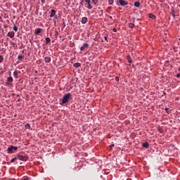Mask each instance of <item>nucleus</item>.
Here are the masks:
<instances>
[{"instance_id": "34", "label": "nucleus", "mask_w": 180, "mask_h": 180, "mask_svg": "<svg viewBox=\"0 0 180 180\" xmlns=\"http://www.w3.org/2000/svg\"><path fill=\"white\" fill-rule=\"evenodd\" d=\"M41 3H42V4H45V3H46V1H45V0H41Z\"/></svg>"}, {"instance_id": "5", "label": "nucleus", "mask_w": 180, "mask_h": 180, "mask_svg": "<svg viewBox=\"0 0 180 180\" xmlns=\"http://www.w3.org/2000/svg\"><path fill=\"white\" fill-rule=\"evenodd\" d=\"M8 37H11V39H13L15 37V32H9L7 34Z\"/></svg>"}, {"instance_id": "7", "label": "nucleus", "mask_w": 180, "mask_h": 180, "mask_svg": "<svg viewBox=\"0 0 180 180\" xmlns=\"http://www.w3.org/2000/svg\"><path fill=\"white\" fill-rule=\"evenodd\" d=\"M86 22H88V18H86V17H83L82 18V25H85V23H86Z\"/></svg>"}, {"instance_id": "10", "label": "nucleus", "mask_w": 180, "mask_h": 180, "mask_svg": "<svg viewBox=\"0 0 180 180\" xmlns=\"http://www.w3.org/2000/svg\"><path fill=\"white\" fill-rule=\"evenodd\" d=\"M56 15V10H51V14H50V18H53V16Z\"/></svg>"}, {"instance_id": "32", "label": "nucleus", "mask_w": 180, "mask_h": 180, "mask_svg": "<svg viewBox=\"0 0 180 180\" xmlns=\"http://www.w3.org/2000/svg\"><path fill=\"white\" fill-rule=\"evenodd\" d=\"M110 148H112V147H115V145L114 144H112L110 146Z\"/></svg>"}, {"instance_id": "24", "label": "nucleus", "mask_w": 180, "mask_h": 180, "mask_svg": "<svg viewBox=\"0 0 180 180\" xmlns=\"http://www.w3.org/2000/svg\"><path fill=\"white\" fill-rule=\"evenodd\" d=\"M4 61V56H0V63H2Z\"/></svg>"}, {"instance_id": "33", "label": "nucleus", "mask_w": 180, "mask_h": 180, "mask_svg": "<svg viewBox=\"0 0 180 180\" xmlns=\"http://www.w3.org/2000/svg\"><path fill=\"white\" fill-rule=\"evenodd\" d=\"M176 77H177V78H179V77H180V73H178V74L176 75Z\"/></svg>"}, {"instance_id": "2", "label": "nucleus", "mask_w": 180, "mask_h": 180, "mask_svg": "<svg viewBox=\"0 0 180 180\" xmlns=\"http://www.w3.org/2000/svg\"><path fill=\"white\" fill-rule=\"evenodd\" d=\"M16 150H18V147L13 146H11L8 148V154H12V153H13V151H16Z\"/></svg>"}, {"instance_id": "14", "label": "nucleus", "mask_w": 180, "mask_h": 180, "mask_svg": "<svg viewBox=\"0 0 180 180\" xmlns=\"http://www.w3.org/2000/svg\"><path fill=\"white\" fill-rule=\"evenodd\" d=\"M143 147L145 148H148V143L147 142L143 143Z\"/></svg>"}, {"instance_id": "9", "label": "nucleus", "mask_w": 180, "mask_h": 180, "mask_svg": "<svg viewBox=\"0 0 180 180\" xmlns=\"http://www.w3.org/2000/svg\"><path fill=\"white\" fill-rule=\"evenodd\" d=\"M41 33V28H37L35 30V34H40Z\"/></svg>"}, {"instance_id": "11", "label": "nucleus", "mask_w": 180, "mask_h": 180, "mask_svg": "<svg viewBox=\"0 0 180 180\" xmlns=\"http://www.w3.org/2000/svg\"><path fill=\"white\" fill-rule=\"evenodd\" d=\"M73 65H74V67H75V68H79V67H81V63H75Z\"/></svg>"}, {"instance_id": "29", "label": "nucleus", "mask_w": 180, "mask_h": 180, "mask_svg": "<svg viewBox=\"0 0 180 180\" xmlns=\"http://www.w3.org/2000/svg\"><path fill=\"white\" fill-rule=\"evenodd\" d=\"M112 31L114 32V33H116V32H117V30L116 28H113Z\"/></svg>"}, {"instance_id": "20", "label": "nucleus", "mask_w": 180, "mask_h": 180, "mask_svg": "<svg viewBox=\"0 0 180 180\" xmlns=\"http://www.w3.org/2000/svg\"><path fill=\"white\" fill-rule=\"evenodd\" d=\"M109 5H113V0H108Z\"/></svg>"}, {"instance_id": "22", "label": "nucleus", "mask_w": 180, "mask_h": 180, "mask_svg": "<svg viewBox=\"0 0 180 180\" xmlns=\"http://www.w3.org/2000/svg\"><path fill=\"white\" fill-rule=\"evenodd\" d=\"M18 60H23V56L19 55L18 56Z\"/></svg>"}, {"instance_id": "37", "label": "nucleus", "mask_w": 180, "mask_h": 180, "mask_svg": "<svg viewBox=\"0 0 180 180\" xmlns=\"http://www.w3.org/2000/svg\"><path fill=\"white\" fill-rule=\"evenodd\" d=\"M10 75H11V72H10Z\"/></svg>"}, {"instance_id": "3", "label": "nucleus", "mask_w": 180, "mask_h": 180, "mask_svg": "<svg viewBox=\"0 0 180 180\" xmlns=\"http://www.w3.org/2000/svg\"><path fill=\"white\" fill-rule=\"evenodd\" d=\"M18 160H20V161H27V157L26 156H22L18 155L17 156Z\"/></svg>"}, {"instance_id": "23", "label": "nucleus", "mask_w": 180, "mask_h": 180, "mask_svg": "<svg viewBox=\"0 0 180 180\" xmlns=\"http://www.w3.org/2000/svg\"><path fill=\"white\" fill-rule=\"evenodd\" d=\"M13 75H14V77H18V71H14V72H13Z\"/></svg>"}, {"instance_id": "26", "label": "nucleus", "mask_w": 180, "mask_h": 180, "mask_svg": "<svg viewBox=\"0 0 180 180\" xmlns=\"http://www.w3.org/2000/svg\"><path fill=\"white\" fill-rule=\"evenodd\" d=\"M127 60L129 63H131V60L130 59V56H127Z\"/></svg>"}, {"instance_id": "13", "label": "nucleus", "mask_w": 180, "mask_h": 180, "mask_svg": "<svg viewBox=\"0 0 180 180\" xmlns=\"http://www.w3.org/2000/svg\"><path fill=\"white\" fill-rule=\"evenodd\" d=\"M149 18L154 20L155 19V15L150 13V14H149Z\"/></svg>"}, {"instance_id": "1", "label": "nucleus", "mask_w": 180, "mask_h": 180, "mask_svg": "<svg viewBox=\"0 0 180 180\" xmlns=\"http://www.w3.org/2000/svg\"><path fill=\"white\" fill-rule=\"evenodd\" d=\"M71 98V94L68 93L65 96H63V100H62V103H67L68 101H70V98Z\"/></svg>"}, {"instance_id": "30", "label": "nucleus", "mask_w": 180, "mask_h": 180, "mask_svg": "<svg viewBox=\"0 0 180 180\" xmlns=\"http://www.w3.org/2000/svg\"><path fill=\"white\" fill-rule=\"evenodd\" d=\"M115 81H117V82H119V77H115Z\"/></svg>"}, {"instance_id": "12", "label": "nucleus", "mask_w": 180, "mask_h": 180, "mask_svg": "<svg viewBox=\"0 0 180 180\" xmlns=\"http://www.w3.org/2000/svg\"><path fill=\"white\" fill-rule=\"evenodd\" d=\"M134 6H136V8H139L140 6V2L136 1L134 3Z\"/></svg>"}, {"instance_id": "21", "label": "nucleus", "mask_w": 180, "mask_h": 180, "mask_svg": "<svg viewBox=\"0 0 180 180\" xmlns=\"http://www.w3.org/2000/svg\"><path fill=\"white\" fill-rule=\"evenodd\" d=\"M13 30H14L15 32H18V27H17L16 25H14V26H13Z\"/></svg>"}, {"instance_id": "27", "label": "nucleus", "mask_w": 180, "mask_h": 180, "mask_svg": "<svg viewBox=\"0 0 180 180\" xmlns=\"http://www.w3.org/2000/svg\"><path fill=\"white\" fill-rule=\"evenodd\" d=\"M10 44H11V46H15V42H13V41H10Z\"/></svg>"}, {"instance_id": "17", "label": "nucleus", "mask_w": 180, "mask_h": 180, "mask_svg": "<svg viewBox=\"0 0 180 180\" xmlns=\"http://www.w3.org/2000/svg\"><path fill=\"white\" fill-rule=\"evenodd\" d=\"M8 82H13V78L12 77H8Z\"/></svg>"}, {"instance_id": "31", "label": "nucleus", "mask_w": 180, "mask_h": 180, "mask_svg": "<svg viewBox=\"0 0 180 180\" xmlns=\"http://www.w3.org/2000/svg\"><path fill=\"white\" fill-rule=\"evenodd\" d=\"M165 110L167 113H169V108H165Z\"/></svg>"}, {"instance_id": "18", "label": "nucleus", "mask_w": 180, "mask_h": 180, "mask_svg": "<svg viewBox=\"0 0 180 180\" xmlns=\"http://www.w3.org/2000/svg\"><path fill=\"white\" fill-rule=\"evenodd\" d=\"M92 8V6L91 5V3L87 4V8L91 9Z\"/></svg>"}, {"instance_id": "6", "label": "nucleus", "mask_w": 180, "mask_h": 180, "mask_svg": "<svg viewBox=\"0 0 180 180\" xmlns=\"http://www.w3.org/2000/svg\"><path fill=\"white\" fill-rule=\"evenodd\" d=\"M88 44L85 43L83 44V46L80 48L81 51H84L86 47H88Z\"/></svg>"}, {"instance_id": "8", "label": "nucleus", "mask_w": 180, "mask_h": 180, "mask_svg": "<svg viewBox=\"0 0 180 180\" xmlns=\"http://www.w3.org/2000/svg\"><path fill=\"white\" fill-rule=\"evenodd\" d=\"M44 61L45 63H50V61H51V58L46 56L44 58Z\"/></svg>"}, {"instance_id": "4", "label": "nucleus", "mask_w": 180, "mask_h": 180, "mask_svg": "<svg viewBox=\"0 0 180 180\" xmlns=\"http://www.w3.org/2000/svg\"><path fill=\"white\" fill-rule=\"evenodd\" d=\"M119 3L120 4V5L122 6H126V5H127L129 3H127V1H124V0H120Z\"/></svg>"}, {"instance_id": "19", "label": "nucleus", "mask_w": 180, "mask_h": 180, "mask_svg": "<svg viewBox=\"0 0 180 180\" xmlns=\"http://www.w3.org/2000/svg\"><path fill=\"white\" fill-rule=\"evenodd\" d=\"M16 160H18V157L11 159V162H15V161H16Z\"/></svg>"}, {"instance_id": "25", "label": "nucleus", "mask_w": 180, "mask_h": 180, "mask_svg": "<svg viewBox=\"0 0 180 180\" xmlns=\"http://www.w3.org/2000/svg\"><path fill=\"white\" fill-rule=\"evenodd\" d=\"M25 128H26V129H30V124H27L25 125Z\"/></svg>"}, {"instance_id": "28", "label": "nucleus", "mask_w": 180, "mask_h": 180, "mask_svg": "<svg viewBox=\"0 0 180 180\" xmlns=\"http://www.w3.org/2000/svg\"><path fill=\"white\" fill-rule=\"evenodd\" d=\"M86 4H91V0H84Z\"/></svg>"}, {"instance_id": "15", "label": "nucleus", "mask_w": 180, "mask_h": 180, "mask_svg": "<svg viewBox=\"0 0 180 180\" xmlns=\"http://www.w3.org/2000/svg\"><path fill=\"white\" fill-rule=\"evenodd\" d=\"M50 41H51V39L49 37L46 38V44H48Z\"/></svg>"}, {"instance_id": "35", "label": "nucleus", "mask_w": 180, "mask_h": 180, "mask_svg": "<svg viewBox=\"0 0 180 180\" xmlns=\"http://www.w3.org/2000/svg\"><path fill=\"white\" fill-rule=\"evenodd\" d=\"M104 40H108V37H104Z\"/></svg>"}, {"instance_id": "16", "label": "nucleus", "mask_w": 180, "mask_h": 180, "mask_svg": "<svg viewBox=\"0 0 180 180\" xmlns=\"http://www.w3.org/2000/svg\"><path fill=\"white\" fill-rule=\"evenodd\" d=\"M129 27L131 29H133V27H134V23L130 22V23L129 24Z\"/></svg>"}, {"instance_id": "36", "label": "nucleus", "mask_w": 180, "mask_h": 180, "mask_svg": "<svg viewBox=\"0 0 180 180\" xmlns=\"http://www.w3.org/2000/svg\"><path fill=\"white\" fill-rule=\"evenodd\" d=\"M93 1V2H94V1H98V0H92Z\"/></svg>"}]
</instances>
